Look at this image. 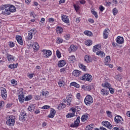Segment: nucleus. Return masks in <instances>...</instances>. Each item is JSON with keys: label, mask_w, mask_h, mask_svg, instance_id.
Listing matches in <instances>:
<instances>
[{"label": "nucleus", "mask_w": 130, "mask_h": 130, "mask_svg": "<svg viewBox=\"0 0 130 130\" xmlns=\"http://www.w3.org/2000/svg\"><path fill=\"white\" fill-rule=\"evenodd\" d=\"M116 42L118 44H123L124 43L123 38L122 37L118 36L116 38Z\"/></svg>", "instance_id": "nucleus-12"}, {"label": "nucleus", "mask_w": 130, "mask_h": 130, "mask_svg": "<svg viewBox=\"0 0 130 130\" xmlns=\"http://www.w3.org/2000/svg\"><path fill=\"white\" fill-rule=\"evenodd\" d=\"M117 70L119 71V72H122V68L119 67L117 68Z\"/></svg>", "instance_id": "nucleus-63"}, {"label": "nucleus", "mask_w": 130, "mask_h": 130, "mask_svg": "<svg viewBox=\"0 0 130 130\" xmlns=\"http://www.w3.org/2000/svg\"><path fill=\"white\" fill-rule=\"evenodd\" d=\"M49 23H52V22H54V19H53V18H50L49 19Z\"/></svg>", "instance_id": "nucleus-59"}, {"label": "nucleus", "mask_w": 130, "mask_h": 130, "mask_svg": "<svg viewBox=\"0 0 130 130\" xmlns=\"http://www.w3.org/2000/svg\"><path fill=\"white\" fill-rule=\"evenodd\" d=\"M80 80L82 81H88V82L92 81V75L89 74H85L82 77H80Z\"/></svg>", "instance_id": "nucleus-3"}, {"label": "nucleus", "mask_w": 130, "mask_h": 130, "mask_svg": "<svg viewBox=\"0 0 130 130\" xmlns=\"http://www.w3.org/2000/svg\"><path fill=\"white\" fill-rule=\"evenodd\" d=\"M94 88V86H93L92 85H88L87 86H86L85 91H90Z\"/></svg>", "instance_id": "nucleus-28"}, {"label": "nucleus", "mask_w": 130, "mask_h": 130, "mask_svg": "<svg viewBox=\"0 0 130 130\" xmlns=\"http://www.w3.org/2000/svg\"><path fill=\"white\" fill-rule=\"evenodd\" d=\"M102 87H106L108 89H109V88L111 87V85L108 82H106L104 84H102Z\"/></svg>", "instance_id": "nucleus-30"}, {"label": "nucleus", "mask_w": 130, "mask_h": 130, "mask_svg": "<svg viewBox=\"0 0 130 130\" xmlns=\"http://www.w3.org/2000/svg\"><path fill=\"white\" fill-rule=\"evenodd\" d=\"M96 55H99L100 56H101L102 57H104L105 56V53L103 51H98L96 53Z\"/></svg>", "instance_id": "nucleus-26"}, {"label": "nucleus", "mask_w": 130, "mask_h": 130, "mask_svg": "<svg viewBox=\"0 0 130 130\" xmlns=\"http://www.w3.org/2000/svg\"><path fill=\"white\" fill-rule=\"evenodd\" d=\"M58 85L60 88H61V87H64V85H66V82L64 81H60L58 82Z\"/></svg>", "instance_id": "nucleus-29"}, {"label": "nucleus", "mask_w": 130, "mask_h": 130, "mask_svg": "<svg viewBox=\"0 0 130 130\" xmlns=\"http://www.w3.org/2000/svg\"><path fill=\"white\" fill-rule=\"evenodd\" d=\"M5 7H7L10 11V13H15L16 11V7L14 5H5Z\"/></svg>", "instance_id": "nucleus-8"}, {"label": "nucleus", "mask_w": 130, "mask_h": 130, "mask_svg": "<svg viewBox=\"0 0 130 130\" xmlns=\"http://www.w3.org/2000/svg\"><path fill=\"white\" fill-rule=\"evenodd\" d=\"M56 54L58 58H60V57H61V54L60 53V52L59 51V50H57L56 51Z\"/></svg>", "instance_id": "nucleus-44"}, {"label": "nucleus", "mask_w": 130, "mask_h": 130, "mask_svg": "<svg viewBox=\"0 0 130 130\" xmlns=\"http://www.w3.org/2000/svg\"><path fill=\"white\" fill-rule=\"evenodd\" d=\"M67 102L69 104L68 105H71V103L73 100V95H68L67 96Z\"/></svg>", "instance_id": "nucleus-21"}, {"label": "nucleus", "mask_w": 130, "mask_h": 130, "mask_svg": "<svg viewBox=\"0 0 130 130\" xmlns=\"http://www.w3.org/2000/svg\"><path fill=\"white\" fill-rule=\"evenodd\" d=\"M107 115H108V117H110V118H112V112L109 111H106Z\"/></svg>", "instance_id": "nucleus-43"}, {"label": "nucleus", "mask_w": 130, "mask_h": 130, "mask_svg": "<svg viewBox=\"0 0 130 130\" xmlns=\"http://www.w3.org/2000/svg\"><path fill=\"white\" fill-rule=\"evenodd\" d=\"M64 38H65L66 40H69L71 38V35L67 34L64 36Z\"/></svg>", "instance_id": "nucleus-50"}, {"label": "nucleus", "mask_w": 130, "mask_h": 130, "mask_svg": "<svg viewBox=\"0 0 130 130\" xmlns=\"http://www.w3.org/2000/svg\"><path fill=\"white\" fill-rule=\"evenodd\" d=\"M27 116V113L25 111H21L19 116V120L25 121V118Z\"/></svg>", "instance_id": "nucleus-6"}, {"label": "nucleus", "mask_w": 130, "mask_h": 130, "mask_svg": "<svg viewBox=\"0 0 130 130\" xmlns=\"http://www.w3.org/2000/svg\"><path fill=\"white\" fill-rule=\"evenodd\" d=\"M72 86H74L75 88H80V85L75 82L71 83L70 86L72 87Z\"/></svg>", "instance_id": "nucleus-31"}, {"label": "nucleus", "mask_w": 130, "mask_h": 130, "mask_svg": "<svg viewBox=\"0 0 130 130\" xmlns=\"http://www.w3.org/2000/svg\"><path fill=\"white\" fill-rule=\"evenodd\" d=\"M74 8L76 12H78V11L80 10V6H79L78 5H74Z\"/></svg>", "instance_id": "nucleus-51"}, {"label": "nucleus", "mask_w": 130, "mask_h": 130, "mask_svg": "<svg viewBox=\"0 0 130 130\" xmlns=\"http://www.w3.org/2000/svg\"><path fill=\"white\" fill-rule=\"evenodd\" d=\"M86 130H92V129L90 126L88 125L86 127Z\"/></svg>", "instance_id": "nucleus-64"}, {"label": "nucleus", "mask_w": 130, "mask_h": 130, "mask_svg": "<svg viewBox=\"0 0 130 130\" xmlns=\"http://www.w3.org/2000/svg\"><path fill=\"white\" fill-rule=\"evenodd\" d=\"M36 107L35 106V105H30V106H29L27 109L28 111H30V112H33L34 110H35Z\"/></svg>", "instance_id": "nucleus-22"}, {"label": "nucleus", "mask_w": 130, "mask_h": 130, "mask_svg": "<svg viewBox=\"0 0 130 130\" xmlns=\"http://www.w3.org/2000/svg\"><path fill=\"white\" fill-rule=\"evenodd\" d=\"M33 47L35 50H38L39 49V45L38 44H36Z\"/></svg>", "instance_id": "nucleus-49"}, {"label": "nucleus", "mask_w": 130, "mask_h": 130, "mask_svg": "<svg viewBox=\"0 0 130 130\" xmlns=\"http://www.w3.org/2000/svg\"><path fill=\"white\" fill-rule=\"evenodd\" d=\"M9 46L11 48H13L14 47V46H15V43L13 42H9Z\"/></svg>", "instance_id": "nucleus-53"}, {"label": "nucleus", "mask_w": 130, "mask_h": 130, "mask_svg": "<svg viewBox=\"0 0 130 130\" xmlns=\"http://www.w3.org/2000/svg\"><path fill=\"white\" fill-rule=\"evenodd\" d=\"M88 119V115H83L81 117V121L83 122H84V121H86Z\"/></svg>", "instance_id": "nucleus-33"}, {"label": "nucleus", "mask_w": 130, "mask_h": 130, "mask_svg": "<svg viewBox=\"0 0 130 130\" xmlns=\"http://www.w3.org/2000/svg\"><path fill=\"white\" fill-rule=\"evenodd\" d=\"M79 124H80V122L77 121H74V124L72 123L70 125L71 127H78L79 126Z\"/></svg>", "instance_id": "nucleus-25"}, {"label": "nucleus", "mask_w": 130, "mask_h": 130, "mask_svg": "<svg viewBox=\"0 0 130 130\" xmlns=\"http://www.w3.org/2000/svg\"><path fill=\"white\" fill-rule=\"evenodd\" d=\"M43 52L44 53V57H48L49 56H50L51 54H52V52H51V51L48 50H43Z\"/></svg>", "instance_id": "nucleus-10"}, {"label": "nucleus", "mask_w": 130, "mask_h": 130, "mask_svg": "<svg viewBox=\"0 0 130 130\" xmlns=\"http://www.w3.org/2000/svg\"><path fill=\"white\" fill-rule=\"evenodd\" d=\"M35 99L36 100H40V96L39 95H36L35 96Z\"/></svg>", "instance_id": "nucleus-60"}, {"label": "nucleus", "mask_w": 130, "mask_h": 130, "mask_svg": "<svg viewBox=\"0 0 130 130\" xmlns=\"http://www.w3.org/2000/svg\"><path fill=\"white\" fill-rule=\"evenodd\" d=\"M32 38H33V35L32 34V32L28 31L27 39H28V40H31V39H32Z\"/></svg>", "instance_id": "nucleus-37"}, {"label": "nucleus", "mask_w": 130, "mask_h": 130, "mask_svg": "<svg viewBox=\"0 0 130 130\" xmlns=\"http://www.w3.org/2000/svg\"><path fill=\"white\" fill-rule=\"evenodd\" d=\"M81 72L79 70H74L73 72V75L75 76V77H79L80 75H81Z\"/></svg>", "instance_id": "nucleus-24"}, {"label": "nucleus", "mask_w": 130, "mask_h": 130, "mask_svg": "<svg viewBox=\"0 0 130 130\" xmlns=\"http://www.w3.org/2000/svg\"><path fill=\"white\" fill-rule=\"evenodd\" d=\"M94 102L93 98L90 95H87L84 99V103L87 106H90V104H92Z\"/></svg>", "instance_id": "nucleus-2"}, {"label": "nucleus", "mask_w": 130, "mask_h": 130, "mask_svg": "<svg viewBox=\"0 0 130 130\" xmlns=\"http://www.w3.org/2000/svg\"><path fill=\"white\" fill-rule=\"evenodd\" d=\"M16 38L19 44H20V45H22L23 43V39H22V37H21V36H17Z\"/></svg>", "instance_id": "nucleus-17"}, {"label": "nucleus", "mask_w": 130, "mask_h": 130, "mask_svg": "<svg viewBox=\"0 0 130 130\" xmlns=\"http://www.w3.org/2000/svg\"><path fill=\"white\" fill-rule=\"evenodd\" d=\"M84 60L87 62V63H89V62H92V58L91 57L88 55H86L84 57Z\"/></svg>", "instance_id": "nucleus-16"}, {"label": "nucleus", "mask_w": 130, "mask_h": 130, "mask_svg": "<svg viewBox=\"0 0 130 130\" xmlns=\"http://www.w3.org/2000/svg\"><path fill=\"white\" fill-rule=\"evenodd\" d=\"M6 123L10 126H14L15 124V119L10 118L6 121Z\"/></svg>", "instance_id": "nucleus-9"}, {"label": "nucleus", "mask_w": 130, "mask_h": 130, "mask_svg": "<svg viewBox=\"0 0 130 130\" xmlns=\"http://www.w3.org/2000/svg\"><path fill=\"white\" fill-rule=\"evenodd\" d=\"M88 21L90 23H94V20H93V19L89 18L88 19Z\"/></svg>", "instance_id": "nucleus-62"}, {"label": "nucleus", "mask_w": 130, "mask_h": 130, "mask_svg": "<svg viewBox=\"0 0 130 130\" xmlns=\"http://www.w3.org/2000/svg\"><path fill=\"white\" fill-rule=\"evenodd\" d=\"M78 49L77 46L71 45L70 47L69 48V52H75Z\"/></svg>", "instance_id": "nucleus-14"}, {"label": "nucleus", "mask_w": 130, "mask_h": 130, "mask_svg": "<svg viewBox=\"0 0 130 130\" xmlns=\"http://www.w3.org/2000/svg\"><path fill=\"white\" fill-rule=\"evenodd\" d=\"M91 14H93V15L94 16L95 18L97 19L98 18V14H97V12L94 10H91Z\"/></svg>", "instance_id": "nucleus-42"}, {"label": "nucleus", "mask_w": 130, "mask_h": 130, "mask_svg": "<svg viewBox=\"0 0 130 130\" xmlns=\"http://www.w3.org/2000/svg\"><path fill=\"white\" fill-rule=\"evenodd\" d=\"M74 116H75L74 113H68V114L66 115V117L67 118H70L71 117H74Z\"/></svg>", "instance_id": "nucleus-38"}, {"label": "nucleus", "mask_w": 130, "mask_h": 130, "mask_svg": "<svg viewBox=\"0 0 130 130\" xmlns=\"http://www.w3.org/2000/svg\"><path fill=\"white\" fill-rule=\"evenodd\" d=\"M116 80H118V81H120L122 79V77H121V75H117L115 76Z\"/></svg>", "instance_id": "nucleus-47"}, {"label": "nucleus", "mask_w": 130, "mask_h": 130, "mask_svg": "<svg viewBox=\"0 0 130 130\" xmlns=\"http://www.w3.org/2000/svg\"><path fill=\"white\" fill-rule=\"evenodd\" d=\"M56 31L57 34H61V33L63 32V29H62V27L60 26H57L56 28Z\"/></svg>", "instance_id": "nucleus-23"}, {"label": "nucleus", "mask_w": 130, "mask_h": 130, "mask_svg": "<svg viewBox=\"0 0 130 130\" xmlns=\"http://www.w3.org/2000/svg\"><path fill=\"white\" fill-rule=\"evenodd\" d=\"M6 5H3L0 7V11H2V14L5 16H8V15H11L10 13V10L8 7L5 6Z\"/></svg>", "instance_id": "nucleus-1"}, {"label": "nucleus", "mask_w": 130, "mask_h": 130, "mask_svg": "<svg viewBox=\"0 0 130 130\" xmlns=\"http://www.w3.org/2000/svg\"><path fill=\"white\" fill-rule=\"evenodd\" d=\"M102 124L109 129H111L112 128V125L111 124H110V122H108V121H103L102 122Z\"/></svg>", "instance_id": "nucleus-7"}, {"label": "nucleus", "mask_w": 130, "mask_h": 130, "mask_svg": "<svg viewBox=\"0 0 130 130\" xmlns=\"http://www.w3.org/2000/svg\"><path fill=\"white\" fill-rule=\"evenodd\" d=\"M50 108V106L45 105L42 107V109H49Z\"/></svg>", "instance_id": "nucleus-54"}, {"label": "nucleus", "mask_w": 130, "mask_h": 130, "mask_svg": "<svg viewBox=\"0 0 130 130\" xmlns=\"http://www.w3.org/2000/svg\"><path fill=\"white\" fill-rule=\"evenodd\" d=\"M112 12L114 16H116V15H117V13H118V10H117L116 8H115L113 9Z\"/></svg>", "instance_id": "nucleus-41"}, {"label": "nucleus", "mask_w": 130, "mask_h": 130, "mask_svg": "<svg viewBox=\"0 0 130 130\" xmlns=\"http://www.w3.org/2000/svg\"><path fill=\"white\" fill-rule=\"evenodd\" d=\"M7 58L9 61H12V60H14V57H13V55L10 54H8Z\"/></svg>", "instance_id": "nucleus-40"}, {"label": "nucleus", "mask_w": 130, "mask_h": 130, "mask_svg": "<svg viewBox=\"0 0 130 130\" xmlns=\"http://www.w3.org/2000/svg\"><path fill=\"white\" fill-rule=\"evenodd\" d=\"M109 93V90H105L104 89H102L101 90V94L102 95H103L104 96H107Z\"/></svg>", "instance_id": "nucleus-19"}, {"label": "nucleus", "mask_w": 130, "mask_h": 130, "mask_svg": "<svg viewBox=\"0 0 130 130\" xmlns=\"http://www.w3.org/2000/svg\"><path fill=\"white\" fill-rule=\"evenodd\" d=\"M58 66L59 68H62V67H64V66H66V61L64 60H59L58 62Z\"/></svg>", "instance_id": "nucleus-18"}, {"label": "nucleus", "mask_w": 130, "mask_h": 130, "mask_svg": "<svg viewBox=\"0 0 130 130\" xmlns=\"http://www.w3.org/2000/svg\"><path fill=\"white\" fill-rule=\"evenodd\" d=\"M18 63H16V64H11L9 66V69H11V70H13V69H16V68H17L18 67Z\"/></svg>", "instance_id": "nucleus-32"}, {"label": "nucleus", "mask_w": 130, "mask_h": 130, "mask_svg": "<svg viewBox=\"0 0 130 130\" xmlns=\"http://www.w3.org/2000/svg\"><path fill=\"white\" fill-rule=\"evenodd\" d=\"M56 40L57 43H58V44H59L60 43H62V42H63V40L60 39V38H57Z\"/></svg>", "instance_id": "nucleus-46"}, {"label": "nucleus", "mask_w": 130, "mask_h": 130, "mask_svg": "<svg viewBox=\"0 0 130 130\" xmlns=\"http://www.w3.org/2000/svg\"><path fill=\"white\" fill-rule=\"evenodd\" d=\"M101 49V45H96L93 46V52H96L97 50H100Z\"/></svg>", "instance_id": "nucleus-20"}, {"label": "nucleus", "mask_w": 130, "mask_h": 130, "mask_svg": "<svg viewBox=\"0 0 130 130\" xmlns=\"http://www.w3.org/2000/svg\"><path fill=\"white\" fill-rule=\"evenodd\" d=\"M11 83H12V84H13V85H17V81H16V80L13 79V80H11Z\"/></svg>", "instance_id": "nucleus-57"}, {"label": "nucleus", "mask_w": 130, "mask_h": 130, "mask_svg": "<svg viewBox=\"0 0 130 130\" xmlns=\"http://www.w3.org/2000/svg\"><path fill=\"white\" fill-rule=\"evenodd\" d=\"M84 34H85V35H86L87 36H92L93 35V34L92 33V32L89 30L85 31Z\"/></svg>", "instance_id": "nucleus-35"}, {"label": "nucleus", "mask_w": 130, "mask_h": 130, "mask_svg": "<svg viewBox=\"0 0 130 130\" xmlns=\"http://www.w3.org/2000/svg\"><path fill=\"white\" fill-rule=\"evenodd\" d=\"M80 69H81L82 71H84V72L87 71V69H86V66H84L83 64H81L79 65Z\"/></svg>", "instance_id": "nucleus-36"}, {"label": "nucleus", "mask_w": 130, "mask_h": 130, "mask_svg": "<svg viewBox=\"0 0 130 130\" xmlns=\"http://www.w3.org/2000/svg\"><path fill=\"white\" fill-rule=\"evenodd\" d=\"M76 97L77 99H78V100H80V99H81V94H80V93H78L77 94Z\"/></svg>", "instance_id": "nucleus-58"}, {"label": "nucleus", "mask_w": 130, "mask_h": 130, "mask_svg": "<svg viewBox=\"0 0 130 130\" xmlns=\"http://www.w3.org/2000/svg\"><path fill=\"white\" fill-rule=\"evenodd\" d=\"M99 9L101 12H103V11L105 10V8L102 5L100 6Z\"/></svg>", "instance_id": "nucleus-55"}, {"label": "nucleus", "mask_w": 130, "mask_h": 130, "mask_svg": "<svg viewBox=\"0 0 130 130\" xmlns=\"http://www.w3.org/2000/svg\"><path fill=\"white\" fill-rule=\"evenodd\" d=\"M69 61H70L71 62H74V61L75 60V56L72 55L71 56H70L69 58Z\"/></svg>", "instance_id": "nucleus-45"}, {"label": "nucleus", "mask_w": 130, "mask_h": 130, "mask_svg": "<svg viewBox=\"0 0 130 130\" xmlns=\"http://www.w3.org/2000/svg\"><path fill=\"white\" fill-rule=\"evenodd\" d=\"M109 90L111 93V94H113L114 93V89L111 87L109 88Z\"/></svg>", "instance_id": "nucleus-56"}, {"label": "nucleus", "mask_w": 130, "mask_h": 130, "mask_svg": "<svg viewBox=\"0 0 130 130\" xmlns=\"http://www.w3.org/2000/svg\"><path fill=\"white\" fill-rule=\"evenodd\" d=\"M110 56H107L106 58H105V63H109L110 62Z\"/></svg>", "instance_id": "nucleus-34"}, {"label": "nucleus", "mask_w": 130, "mask_h": 130, "mask_svg": "<svg viewBox=\"0 0 130 130\" xmlns=\"http://www.w3.org/2000/svg\"><path fill=\"white\" fill-rule=\"evenodd\" d=\"M42 95L45 96V97H47V96H48V91H43Z\"/></svg>", "instance_id": "nucleus-52"}, {"label": "nucleus", "mask_w": 130, "mask_h": 130, "mask_svg": "<svg viewBox=\"0 0 130 130\" xmlns=\"http://www.w3.org/2000/svg\"><path fill=\"white\" fill-rule=\"evenodd\" d=\"M1 96L4 100H7V97H8L7 89L4 87L1 88Z\"/></svg>", "instance_id": "nucleus-5"}, {"label": "nucleus", "mask_w": 130, "mask_h": 130, "mask_svg": "<svg viewBox=\"0 0 130 130\" xmlns=\"http://www.w3.org/2000/svg\"><path fill=\"white\" fill-rule=\"evenodd\" d=\"M55 113H56V111L54 109L51 108L50 110V113L48 115V117L50 118H53L55 115Z\"/></svg>", "instance_id": "nucleus-11"}, {"label": "nucleus", "mask_w": 130, "mask_h": 130, "mask_svg": "<svg viewBox=\"0 0 130 130\" xmlns=\"http://www.w3.org/2000/svg\"><path fill=\"white\" fill-rule=\"evenodd\" d=\"M110 31V30L108 28H106L105 29L103 32L104 39H107V38H108V34L109 33Z\"/></svg>", "instance_id": "nucleus-15"}, {"label": "nucleus", "mask_w": 130, "mask_h": 130, "mask_svg": "<svg viewBox=\"0 0 130 130\" xmlns=\"http://www.w3.org/2000/svg\"><path fill=\"white\" fill-rule=\"evenodd\" d=\"M80 3L81 4V5H85V4H86V1L85 0H81Z\"/></svg>", "instance_id": "nucleus-61"}, {"label": "nucleus", "mask_w": 130, "mask_h": 130, "mask_svg": "<svg viewBox=\"0 0 130 130\" xmlns=\"http://www.w3.org/2000/svg\"><path fill=\"white\" fill-rule=\"evenodd\" d=\"M61 19L64 23H66V24H69V23H70V19H69V16L67 15H62Z\"/></svg>", "instance_id": "nucleus-13"}, {"label": "nucleus", "mask_w": 130, "mask_h": 130, "mask_svg": "<svg viewBox=\"0 0 130 130\" xmlns=\"http://www.w3.org/2000/svg\"><path fill=\"white\" fill-rule=\"evenodd\" d=\"M85 44L87 46H90L92 45V40H87L86 42H85Z\"/></svg>", "instance_id": "nucleus-39"}, {"label": "nucleus", "mask_w": 130, "mask_h": 130, "mask_svg": "<svg viewBox=\"0 0 130 130\" xmlns=\"http://www.w3.org/2000/svg\"><path fill=\"white\" fill-rule=\"evenodd\" d=\"M115 122L116 123L119 124H123V119L121 116L119 115H117L114 118Z\"/></svg>", "instance_id": "nucleus-4"}, {"label": "nucleus", "mask_w": 130, "mask_h": 130, "mask_svg": "<svg viewBox=\"0 0 130 130\" xmlns=\"http://www.w3.org/2000/svg\"><path fill=\"white\" fill-rule=\"evenodd\" d=\"M18 99L19 100V102H21V103H23L24 101L25 100V98H24V95L20 94L18 96Z\"/></svg>", "instance_id": "nucleus-27"}, {"label": "nucleus", "mask_w": 130, "mask_h": 130, "mask_svg": "<svg viewBox=\"0 0 130 130\" xmlns=\"http://www.w3.org/2000/svg\"><path fill=\"white\" fill-rule=\"evenodd\" d=\"M32 99V95H29L28 96H26L25 98V101H29V100Z\"/></svg>", "instance_id": "nucleus-48"}]
</instances>
